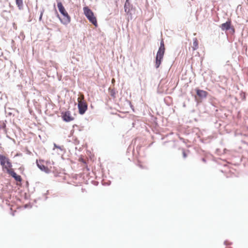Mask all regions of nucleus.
Wrapping results in <instances>:
<instances>
[{
    "instance_id": "1",
    "label": "nucleus",
    "mask_w": 248,
    "mask_h": 248,
    "mask_svg": "<svg viewBox=\"0 0 248 248\" xmlns=\"http://www.w3.org/2000/svg\"><path fill=\"white\" fill-rule=\"evenodd\" d=\"M0 164L3 172L11 175L17 182H21L22 181L21 177L17 175L12 168V163L8 157L0 154Z\"/></svg>"
},
{
    "instance_id": "2",
    "label": "nucleus",
    "mask_w": 248,
    "mask_h": 248,
    "mask_svg": "<svg viewBox=\"0 0 248 248\" xmlns=\"http://www.w3.org/2000/svg\"><path fill=\"white\" fill-rule=\"evenodd\" d=\"M78 102L79 113L82 115L85 113L88 108V105L85 100L83 94L79 93V96L78 98Z\"/></svg>"
},
{
    "instance_id": "3",
    "label": "nucleus",
    "mask_w": 248,
    "mask_h": 248,
    "mask_svg": "<svg viewBox=\"0 0 248 248\" xmlns=\"http://www.w3.org/2000/svg\"><path fill=\"white\" fill-rule=\"evenodd\" d=\"M165 50V48L164 42L162 40L160 42V46L157 52L155 58V66L156 68H158L161 63L164 55Z\"/></svg>"
},
{
    "instance_id": "4",
    "label": "nucleus",
    "mask_w": 248,
    "mask_h": 248,
    "mask_svg": "<svg viewBox=\"0 0 248 248\" xmlns=\"http://www.w3.org/2000/svg\"><path fill=\"white\" fill-rule=\"evenodd\" d=\"M84 14L89 21L95 27H97V21L93 12L87 6L83 7Z\"/></svg>"
},
{
    "instance_id": "5",
    "label": "nucleus",
    "mask_w": 248,
    "mask_h": 248,
    "mask_svg": "<svg viewBox=\"0 0 248 248\" xmlns=\"http://www.w3.org/2000/svg\"><path fill=\"white\" fill-rule=\"evenodd\" d=\"M60 12L62 14L63 17L61 19L62 22L64 24H67L70 22V17L66 11L61 2H59L57 4Z\"/></svg>"
},
{
    "instance_id": "6",
    "label": "nucleus",
    "mask_w": 248,
    "mask_h": 248,
    "mask_svg": "<svg viewBox=\"0 0 248 248\" xmlns=\"http://www.w3.org/2000/svg\"><path fill=\"white\" fill-rule=\"evenodd\" d=\"M36 164L38 167L42 171L48 173L51 171V167H49L48 165L45 166L44 161L42 160H36Z\"/></svg>"
},
{
    "instance_id": "7",
    "label": "nucleus",
    "mask_w": 248,
    "mask_h": 248,
    "mask_svg": "<svg viewBox=\"0 0 248 248\" xmlns=\"http://www.w3.org/2000/svg\"><path fill=\"white\" fill-rule=\"evenodd\" d=\"M62 118L66 122H69L73 121L74 118L72 116L69 111L62 112Z\"/></svg>"
},
{
    "instance_id": "8",
    "label": "nucleus",
    "mask_w": 248,
    "mask_h": 248,
    "mask_svg": "<svg viewBox=\"0 0 248 248\" xmlns=\"http://www.w3.org/2000/svg\"><path fill=\"white\" fill-rule=\"evenodd\" d=\"M132 5L130 2V0H126L124 8L125 12L128 14L130 12L132 9Z\"/></svg>"
},
{
    "instance_id": "9",
    "label": "nucleus",
    "mask_w": 248,
    "mask_h": 248,
    "mask_svg": "<svg viewBox=\"0 0 248 248\" xmlns=\"http://www.w3.org/2000/svg\"><path fill=\"white\" fill-rule=\"evenodd\" d=\"M197 94L200 97L205 98L208 95V93L205 91L197 89L196 90Z\"/></svg>"
},
{
    "instance_id": "10",
    "label": "nucleus",
    "mask_w": 248,
    "mask_h": 248,
    "mask_svg": "<svg viewBox=\"0 0 248 248\" xmlns=\"http://www.w3.org/2000/svg\"><path fill=\"white\" fill-rule=\"evenodd\" d=\"M231 25V21L230 20L227 21L225 23L222 24L220 27L223 31L228 30L230 29Z\"/></svg>"
},
{
    "instance_id": "11",
    "label": "nucleus",
    "mask_w": 248,
    "mask_h": 248,
    "mask_svg": "<svg viewBox=\"0 0 248 248\" xmlns=\"http://www.w3.org/2000/svg\"><path fill=\"white\" fill-rule=\"evenodd\" d=\"M193 46L192 48L193 50H197L198 48V41L196 38H195L193 40Z\"/></svg>"
},
{
    "instance_id": "12",
    "label": "nucleus",
    "mask_w": 248,
    "mask_h": 248,
    "mask_svg": "<svg viewBox=\"0 0 248 248\" xmlns=\"http://www.w3.org/2000/svg\"><path fill=\"white\" fill-rule=\"evenodd\" d=\"M16 4L17 6L20 8L23 6V1L22 0H16Z\"/></svg>"
},
{
    "instance_id": "13",
    "label": "nucleus",
    "mask_w": 248,
    "mask_h": 248,
    "mask_svg": "<svg viewBox=\"0 0 248 248\" xmlns=\"http://www.w3.org/2000/svg\"><path fill=\"white\" fill-rule=\"evenodd\" d=\"M183 156L184 158H186L187 156V155L184 150L183 151Z\"/></svg>"
},
{
    "instance_id": "14",
    "label": "nucleus",
    "mask_w": 248,
    "mask_h": 248,
    "mask_svg": "<svg viewBox=\"0 0 248 248\" xmlns=\"http://www.w3.org/2000/svg\"><path fill=\"white\" fill-rule=\"evenodd\" d=\"M42 15H41V16H40V19H41V18H42Z\"/></svg>"
},
{
    "instance_id": "15",
    "label": "nucleus",
    "mask_w": 248,
    "mask_h": 248,
    "mask_svg": "<svg viewBox=\"0 0 248 248\" xmlns=\"http://www.w3.org/2000/svg\"><path fill=\"white\" fill-rule=\"evenodd\" d=\"M46 164L47 165V164L48 163V162H46Z\"/></svg>"
},
{
    "instance_id": "16",
    "label": "nucleus",
    "mask_w": 248,
    "mask_h": 248,
    "mask_svg": "<svg viewBox=\"0 0 248 248\" xmlns=\"http://www.w3.org/2000/svg\"><path fill=\"white\" fill-rule=\"evenodd\" d=\"M140 167L142 168V165H140Z\"/></svg>"
}]
</instances>
